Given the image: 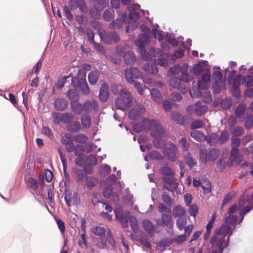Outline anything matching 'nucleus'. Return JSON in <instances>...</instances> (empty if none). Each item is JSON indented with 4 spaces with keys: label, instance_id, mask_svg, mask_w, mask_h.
I'll return each mask as SVG.
<instances>
[{
    "label": "nucleus",
    "instance_id": "0e129e2a",
    "mask_svg": "<svg viewBox=\"0 0 253 253\" xmlns=\"http://www.w3.org/2000/svg\"><path fill=\"white\" fill-rule=\"evenodd\" d=\"M253 209V206L250 207L249 206H247L242 209V210L240 211V216H241V219L239 221V223H241L242 221L244 218V215L249 212Z\"/></svg>",
    "mask_w": 253,
    "mask_h": 253
},
{
    "label": "nucleus",
    "instance_id": "79ce46f5",
    "mask_svg": "<svg viewBox=\"0 0 253 253\" xmlns=\"http://www.w3.org/2000/svg\"><path fill=\"white\" fill-rule=\"evenodd\" d=\"M243 80V77L241 75H238L234 80V82L233 85V87L235 89V94L236 96H238L240 94L239 91L238 89V87L240 85V82L242 80Z\"/></svg>",
    "mask_w": 253,
    "mask_h": 253
},
{
    "label": "nucleus",
    "instance_id": "f3484780",
    "mask_svg": "<svg viewBox=\"0 0 253 253\" xmlns=\"http://www.w3.org/2000/svg\"><path fill=\"white\" fill-rule=\"evenodd\" d=\"M126 16V13H123L122 18H117L115 20H113L109 24V28L111 30L120 29L123 26Z\"/></svg>",
    "mask_w": 253,
    "mask_h": 253
},
{
    "label": "nucleus",
    "instance_id": "6e6552de",
    "mask_svg": "<svg viewBox=\"0 0 253 253\" xmlns=\"http://www.w3.org/2000/svg\"><path fill=\"white\" fill-rule=\"evenodd\" d=\"M170 147H165L163 149V153L166 158L170 162H174L177 160L176 152L178 149L176 146L171 143Z\"/></svg>",
    "mask_w": 253,
    "mask_h": 253
},
{
    "label": "nucleus",
    "instance_id": "ea45409f",
    "mask_svg": "<svg viewBox=\"0 0 253 253\" xmlns=\"http://www.w3.org/2000/svg\"><path fill=\"white\" fill-rule=\"evenodd\" d=\"M191 136L198 141H201L205 139L204 134L200 131L193 130L190 132Z\"/></svg>",
    "mask_w": 253,
    "mask_h": 253
},
{
    "label": "nucleus",
    "instance_id": "a18cd8bd",
    "mask_svg": "<svg viewBox=\"0 0 253 253\" xmlns=\"http://www.w3.org/2000/svg\"><path fill=\"white\" fill-rule=\"evenodd\" d=\"M62 123L64 124H69L74 119V115L71 113H62Z\"/></svg>",
    "mask_w": 253,
    "mask_h": 253
},
{
    "label": "nucleus",
    "instance_id": "bf43d9fd",
    "mask_svg": "<svg viewBox=\"0 0 253 253\" xmlns=\"http://www.w3.org/2000/svg\"><path fill=\"white\" fill-rule=\"evenodd\" d=\"M95 6L98 10H103L106 6L105 0H95Z\"/></svg>",
    "mask_w": 253,
    "mask_h": 253
},
{
    "label": "nucleus",
    "instance_id": "39448f33",
    "mask_svg": "<svg viewBox=\"0 0 253 253\" xmlns=\"http://www.w3.org/2000/svg\"><path fill=\"white\" fill-rule=\"evenodd\" d=\"M101 40L107 44H111L113 42H117L120 41V36L115 31L107 32L105 30L98 31Z\"/></svg>",
    "mask_w": 253,
    "mask_h": 253
},
{
    "label": "nucleus",
    "instance_id": "c756f323",
    "mask_svg": "<svg viewBox=\"0 0 253 253\" xmlns=\"http://www.w3.org/2000/svg\"><path fill=\"white\" fill-rule=\"evenodd\" d=\"M125 63L127 65H132L136 61V56L131 52H126L124 55Z\"/></svg>",
    "mask_w": 253,
    "mask_h": 253
},
{
    "label": "nucleus",
    "instance_id": "5fc2aeb1",
    "mask_svg": "<svg viewBox=\"0 0 253 253\" xmlns=\"http://www.w3.org/2000/svg\"><path fill=\"white\" fill-rule=\"evenodd\" d=\"M134 43L138 47L140 54L142 55V34L139 35L138 38L135 41Z\"/></svg>",
    "mask_w": 253,
    "mask_h": 253
},
{
    "label": "nucleus",
    "instance_id": "13d9d810",
    "mask_svg": "<svg viewBox=\"0 0 253 253\" xmlns=\"http://www.w3.org/2000/svg\"><path fill=\"white\" fill-rule=\"evenodd\" d=\"M236 195V192L235 191H231L227 193L224 197L222 205H226L229 202H230L233 198Z\"/></svg>",
    "mask_w": 253,
    "mask_h": 253
},
{
    "label": "nucleus",
    "instance_id": "603ef678",
    "mask_svg": "<svg viewBox=\"0 0 253 253\" xmlns=\"http://www.w3.org/2000/svg\"><path fill=\"white\" fill-rule=\"evenodd\" d=\"M149 156L151 159L154 160H163L164 159V157L157 151L150 152L149 154Z\"/></svg>",
    "mask_w": 253,
    "mask_h": 253
},
{
    "label": "nucleus",
    "instance_id": "aec40b11",
    "mask_svg": "<svg viewBox=\"0 0 253 253\" xmlns=\"http://www.w3.org/2000/svg\"><path fill=\"white\" fill-rule=\"evenodd\" d=\"M72 171L77 181H85L86 180L87 175L82 169L77 168H74L73 169Z\"/></svg>",
    "mask_w": 253,
    "mask_h": 253
},
{
    "label": "nucleus",
    "instance_id": "de8ad7c7",
    "mask_svg": "<svg viewBox=\"0 0 253 253\" xmlns=\"http://www.w3.org/2000/svg\"><path fill=\"white\" fill-rule=\"evenodd\" d=\"M152 98L157 102H160L162 100L161 93L157 89H153L151 91Z\"/></svg>",
    "mask_w": 253,
    "mask_h": 253
},
{
    "label": "nucleus",
    "instance_id": "a211bd4d",
    "mask_svg": "<svg viewBox=\"0 0 253 253\" xmlns=\"http://www.w3.org/2000/svg\"><path fill=\"white\" fill-rule=\"evenodd\" d=\"M97 108V102L94 100L92 101L87 100L83 104V110L86 113L85 114H88L92 109L96 111Z\"/></svg>",
    "mask_w": 253,
    "mask_h": 253
},
{
    "label": "nucleus",
    "instance_id": "2f4dec72",
    "mask_svg": "<svg viewBox=\"0 0 253 253\" xmlns=\"http://www.w3.org/2000/svg\"><path fill=\"white\" fill-rule=\"evenodd\" d=\"M143 228L150 236H154L155 234L154 226L149 220H143Z\"/></svg>",
    "mask_w": 253,
    "mask_h": 253
},
{
    "label": "nucleus",
    "instance_id": "e433bc0d",
    "mask_svg": "<svg viewBox=\"0 0 253 253\" xmlns=\"http://www.w3.org/2000/svg\"><path fill=\"white\" fill-rule=\"evenodd\" d=\"M99 76L98 71H91L88 75L89 83L92 85L95 84L98 80Z\"/></svg>",
    "mask_w": 253,
    "mask_h": 253
},
{
    "label": "nucleus",
    "instance_id": "4be33fe9",
    "mask_svg": "<svg viewBox=\"0 0 253 253\" xmlns=\"http://www.w3.org/2000/svg\"><path fill=\"white\" fill-rule=\"evenodd\" d=\"M210 77L209 71H207L203 74L202 76L201 80H199L197 82L199 86L203 89L207 88L210 81Z\"/></svg>",
    "mask_w": 253,
    "mask_h": 253
},
{
    "label": "nucleus",
    "instance_id": "e2e57ef3",
    "mask_svg": "<svg viewBox=\"0 0 253 253\" xmlns=\"http://www.w3.org/2000/svg\"><path fill=\"white\" fill-rule=\"evenodd\" d=\"M75 140L79 143H84L87 141V137L83 134H79L75 136Z\"/></svg>",
    "mask_w": 253,
    "mask_h": 253
},
{
    "label": "nucleus",
    "instance_id": "c9c22d12",
    "mask_svg": "<svg viewBox=\"0 0 253 253\" xmlns=\"http://www.w3.org/2000/svg\"><path fill=\"white\" fill-rule=\"evenodd\" d=\"M172 119L178 124L184 125V118L183 116L177 112H173L171 113Z\"/></svg>",
    "mask_w": 253,
    "mask_h": 253
},
{
    "label": "nucleus",
    "instance_id": "20e7f679",
    "mask_svg": "<svg viewBox=\"0 0 253 253\" xmlns=\"http://www.w3.org/2000/svg\"><path fill=\"white\" fill-rule=\"evenodd\" d=\"M118 93L120 97L115 100V104L117 109L124 111L130 106L132 97L130 93L126 89H121Z\"/></svg>",
    "mask_w": 253,
    "mask_h": 253
},
{
    "label": "nucleus",
    "instance_id": "7c9ffc66",
    "mask_svg": "<svg viewBox=\"0 0 253 253\" xmlns=\"http://www.w3.org/2000/svg\"><path fill=\"white\" fill-rule=\"evenodd\" d=\"M185 214V211L180 205L174 207L172 209V215L174 217L183 216Z\"/></svg>",
    "mask_w": 253,
    "mask_h": 253
},
{
    "label": "nucleus",
    "instance_id": "680f3d73",
    "mask_svg": "<svg viewBox=\"0 0 253 253\" xmlns=\"http://www.w3.org/2000/svg\"><path fill=\"white\" fill-rule=\"evenodd\" d=\"M229 138V133L226 131H223L219 136L218 143L223 144L228 140Z\"/></svg>",
    "mask_w": 253,
    "mask_h": 253
},
{
    "label": "nucleus",
    "instance_id": "6ab92c4d",
    "mask_svg": "<svg viewBox=\"0 0 253 253\" xmlns=\"http://www.w3.org/2000/svg\"><path fill=\"white\" fill-rule=\"evenodd\" d=\"M187 67V64H183L181 66L180 80L184 83L192 81L194 79L193 76L188 73Z\"/></svg>",
    "mask_w": 253,
    "mask_h": 253
},
{
    "label": "nucleus",
    "instance_id": "338daca9",
    "mask_svg": "<svg viewBox=\"0 0 253 253\" xmlns=\"http://www.w3.org/2000/svg\"><path fill=\"white\" fill-rule=\"evenodd\" d=\"M201 187L205 193H209L211 190V184L209 180H205L201 183Z\"/></svg>",
    "mask_w": 253,
    "mask_h": 253
},
{
    "label": "nucleus",
    "instance_id": "f03ea898",
    "mask_svg": "<svg viewBox=\"0 0 253 253\" xmlns=\"http://www.w3.org/2000/svg\"><path fill=\"white\" fill-rule=\"evenodd\" d=\"M230 230L225 226L218 231H215L214 235L210 239V243L213 247H217L218 250H213L211 253H222L223 250L229 245V240L225 239L222 235L228 233Z\"/></svg>",
    "mask_w": 253,
    "mask_h": 253
},
{
    "label": "nucleus",
    "instance_id": "c85d7f7f",
    "mask_svg": "<svg viewBox=\"0 0 253 253\" xmlns=\"http://www.w3.org/2000/svg\"><path fill=\"white\" fill-rule=\"evenodd\" d=\"M67 129L70 132L77 133L81 129V125L78 121H72L67 126Z\"/></svg>",
    "mask_w": 253,
    "mask_h": 253
},
{
    "label": "nucleus",
    "instance_id": "4d7b16f0",
    "mask_svg": "<svg viewBox=\"0 0 253 253\" xmlns=\"http://www.w3.org/2000/svg\"><path fill=\"white\" fill-rule=\"evenodd\" d=\"M111 171V168L108 165H104L100 167L99 172L103 176L108 175Z\"/></svg>",
    "mask_w": 253,
    "mask_h": 253
},
{
    "label": "nucleus",
    "instance_id": "774afa93",
    "mask_svg": "<svg viewBox=\"0 0 253 253\" xmlns=\"http://www.w3.org/2000/svg\"><path fill=\"white\" fill-rule=\"evenodd\" d=\"M73 141V138L69 134L64 135L61 138V143L67 145Z\"/></svg>",
    "mask_w": 253,
    "mask_h": 253
},
{
    "label": "nucleus",
    "instance_id": "4468645a",
    "mask_svg": "<svg viewBox=\"0 0 253 253\" xmlns=\"http://www.w3.org/2000/svg\"><path fill=\"white\" fill-rule=\"evenodd\" d=\"M164 180L165 182L164 186L167 189L172 192L176 190L178 183L173 176H164Z\"/></svg>",
    "mask_w": 253,
    "mask_h": 253
},
{
    "label": "nucleus",
    "instance_id": "7ed1b4c3",
    "mask_svg": "<svg viewBox=\"0 0 253 253\" xmlns=\"http://www.w3.org/2000/svg\"><path fill=\"white\" fill-rule=\"evenodd\" d=\"M92 233L96 236H98L100 239V243L101 245L102 248H108L109 246L113 248L115 246V242L113 237L111 230L108 229L107 231L105 238H103L105 236L106 229L102 226H96L92 228Z\"/></svg>",
    "mask_w": 253,
    "mask_h": 253
},
{
    "label": "nucleus",
    "instance_id": "f8f14e48",
    "mask_svg": "<svg viewBox=\"0 0 253 253\" xmlns=\"http://www.w3.org/2000/svg\"><path fill=\"white\" fill-rule=\"evenodd\" d=\"M158 224L162 226H166L169 228L173 226V223L170 213H163L161 219L157 221Z\"/></svg>",
    "mask_w": 253,
    "mask_h": 253
},
{
    "label": "nucleus",
    "instance_id": "69168bd1",
    "mask_svg": "<svg viewBox=\"0 0 253 253\" xmlns=\"http://www.w3.org/2000/svg\"><path fill=\"white\" fill-rule=\"evenodd\" d=\"M77 156V158L75 161L76 164L80 167L83 166L87 161L86 157L83 155Z\"/></svg>",
    "mask_w": 253,
    "mask_h": 253
},
{
    "label": "nucleus",
    "instance_id": "a19ab883",
    "mask_svg": "<svg viewBox=\"0 0 253 253\" xmlns=\"http://www.w3.org/2000/svg\"><path fill=\"white\" fill-rule=\"evenodd\" d=\"M67 96L72 101H76L79 98L78 93L75 89H70L67 92Z\"/></svg>",
    "mask_w": 253,
    "mask_h": 253
},
{
    "label": "nucleus",
    "instance_id": "1a4fd4ad",
    "mask_svg": "<svg viewBox=\"0 0 253 253\" xmlns=\"http://www.w3.org/2000/svg\"><path fill=\"white\" fill-rule=\"evenodd\" d=\"M139 13L135 10L130 9L129 13V21L128 22V26L126 29V32L128 33L136 28L137 26V20L139 17Z\"/></svg>",
    "mask_w": 253,
    "mask_h": 253
},
{
    "label": "nucleus",
    "instance_id": "9d476101",
    "mask_svg": "<svg viewBox=\"0 0 253 253\" xmlns=\"http://www.w3.org/2000/svg\"><path fill=\"white\" fill-rule=\"evenodd\" d=\"M125 74L126 79L130 84L133 83V79H139L142 77L141 72L135 67L126 69Z\"/></svg>",
    "mask_w": 253,
    "mask_h": 253
},
{
    "label": "nucleus",
    "instance_id": "6e6d98bb",
    "mask_svg": "<svg viewBox=\"0 0 253 253\" xmlns=\"http://www.w3.org/2000/svg\"><path fill=\"white\" fill-rule=\"evenodd\" d=\"M187 221L186 219L182 217H178L176 220V226L178 229L180 230H182L186 224Z\"/></svg>",
    "mask_w": 253,
    "mask_h": 253
},
{
    "label": "nucleus",
    "instance_id": "473e14b6",
    "mask_svg": "<svg viewBox=\"0 0 253 253\" xmlns=\"http://www.w3.org/2000/svg\"><path fill=\"white\" fill-rule=\"evenodd\" d=\"M205 139L211 145H214L218 142L219 136L216 133H212L205 137Z\"/></svg>",
    "mask_w": 253,
    "mask_h": 253
},
{
    "label": "nucleus",
    "instance_id": "9b49d317",
    "mask_svg": "<svg viewBox=\"0 0 253 253\" xmlns=\"http://www.w3.org/2000/svg\"><path fill=\"white\" fill-rule=\"evenodd\" d=\"M181 80L177 77H173L171 78L169 81V85L170 88L177 89L180 90L182 93H186L188 89L187 87L180 86Z\"/></svg>",
    "mask_w": 253,
    "mask_h": 253
},
{
    "label": "nucleus",
    "instance_id": "37998d69",
    "mask_svg": "<svg viewBox=\"0 0 253 253\" xmlns=\"http://www.w3.org/2000/svg\"><path fill=\"white\" fill-rule=\"evenodd\" d=\"M86 187L88 189H91L98 184V180L97 178L93 177H86Z\"/></svg>",
    "mask_w": 253,
    "mask_h": 253
},
{
    "label": "nucleus",
    "instance_id": "bb28decb",
    "mask_svg": "<svg viewBox=\"0 0 253 253\" xmlns=\"http://www.w3.org/2000/svg\"><path fill=\"white\" fill-rule=\"evenodd\" d=\"M246 110V105L244 104H240L235 110V115L242 121H244L246 118L245 114Z\"/></svg>",
    "mask_w": 253,
    "mask_h": 253
},
{
    "label": "nucleus",
    "instance_id": "412c9836",
    "mask_svg": "<svg viewBox=\"0 0 253 253\" xmlns=\"http://www.w3.org/2000/svg\"><path fill=\"white\" fill-rule=\"evenodd\" d=\"M68 101L64 98H57L54 102V107L58 111H64L68 106Z\"/></svg>",
    "mask_w": 253,
    "mask_h": 253
},
{
    "label": "nucleus",
    "instance_id": "2eb2a0df",
    "mask_svg": "<svg viewBox=\"0 0 253 253\" xmlns=\"http://www.w3.org/2000/svg\"><path fill=\"white\" fill-rule=\"evenodd\" d=\"M103 195L106 198L110 199L112 201L114 202L119 200V196L117 193L113 192V186L108 185L105 188L103 191Z\"/></svg>",
    "mask_w": 253,
    "mask_h": 253
},
{
    "label": "nucleus",
    "instance_id": "f704fd0d",
    "mask_svg": "<svg viewBox=\"0 0 253 253\" xmlns=\"http://www.w3.org/2000/svg\"><path fill=\"white\" fill-rule=\"evenodd\" d=\"M141 109H132L129 113V118L132 120H136L141 117Z\"/></svg>",
    "mask_w": 253,
    "mask_h": 253
},
{
    "label": "nucleus",
    "instance_id": "09e8293b",
    "mask_svg": "<svg viewBox=\"0 0 253 253\" xmlns=\"http://www.w3.org/2000/svg\"><path fill=\"white\" fill-rule=\"evenodd\" d=\"M150 34V30L143 24V44L149 42Z\"/></svg>",
    "mask_w": 253,
    "mask_h": 253
},
{
    "label": "nucleus",
    "instance_id": "b1692460",
    "mask_svg": "<svg viewBox=\"0 0 253 253\" xmlns=\"http://www.w3.org/2000/svg\"><path fill=\"white\" fill-rule=\"evenodd\" d=\"M207 65L208 62L207 61H202L201 62H199L194 66L191 70V72L195 75H199L201 74L202 71L204 70L203 66H207Z\"/></svg>",
    "mask_w": 253,
    "mask_h": 253
},
{
    "label": "nucleus",
    "instance_id": "72a5a7b5",
    "mask_svg": "<svg viewBox=\"0 0 253 253\" xmlns=\"http://www.w3.org/2000/svg\"><path fill=\"white\" fill-rule=\"evenodd\" d=\"M200 102L197 101L195 103V105L197 107L194 109V112L197 116H201L203 115L208 110V107L206 105H200Z\"/></svg>",
    "mask_w": 253,
    "mask_h": 253
},
{
    "label": "nucleus",
    "instance_id": "423d86ee",
    "mask_svg": "<svg viewBox=\"0 0 253 253\" xmlns=\"http://www.w3.org/2000/svg\"><path fill=\"white\" fill-rule=\"evenodd\" d=\"M219 154V150L216 148L211 149L208 153L205 149H200L199 151L200 160L205 164L215 161Z\"/></svg>",
    "mask_w": 253,
    "mask_h": 253
},
{
    "label": "nucleus",
    "instance_id": "864d4df0",
    "mask_svg": "<svg viewBox=\"0 0 253 253\" xmlns=\"http://www.w3.org/2000/svg\"><path fill=\"white\" fill-rule=\"evenodd\" d=\"M161 173L164 175V176H172L174 171L169 167H164L160 169Z\"/></svg>",
    "mask_w": 253,
    "mask_h": 253
},
{
    "label": "nucleus",
    "instance_id": "5701e85b",
    "mask_svg": "<svg viewBox=\"0 0 253 253\" xmlns=\"http://www.w3.org/2000/svg\"><path fill=\"white\" fill-rule=\"evenodd\" d=\"M109 97V87L106 84H103L99 91V97L102 102H105Z\"/></svg>",
    "mask_w": 253,
    "mask_h": 253
},
{
    "label": "nucleus",
    "instance_id": "a878e982",
    "mask_svg": "<svg viewBox=\"0 0 253 253\" xmlns=\"http://www.w3.org/2000/svg\"><path fill=\"white\" fill-rule=\"evenodd\" d=\"M26 183L31 190L34 191L37 195H40V192L37 191L38 187L37 180L34 178H29L26 180Z\"/></svg>",
    "mask_w": 253,
    "mask_h": 253
},
{
    "label": "nucleus",
    "instance_id": "ddd939ff",
    "mask_svg": "<svg viewBox=\"0 0 253 253\" xmlns=\"http://www.w3.org/2000/svg\"><path fill=\"white\" fill-rule=\"evenodd\" d=\"M81 76V81L79 86L83 94L87 95L89 93V88L85 80L86 74L84 70L79 71V76Z\"/></svg>",
    "mask_w": 253,
    "mask_h": 253
},
{
    "label": "nucleus",
    "instance_id": "cd10ccee",
    "mask_svg": "<svg viewBox=\"0 0 253 253\" xmlns=\"http://www.w3.org/2000/svg\"><path fill=\"white\" fill-rule=\"evenodd\" d=\"M71 108L72 111L77 115H81L84 111L83 105L77 101H72L71 103Z\"/></svg>",
    "mask_w": 253,
    "mask_h": 253
},
{
    "label": "nucleus",
    "instance_id": "8fccbe9b",
    "mask_svg": "<svg viewBox=\"0 0 253 253\" xmlns=\"http://www.w3.org/2000/svg\"><path fill=\"white\" fill-rule=\"evenodd\" d=\"M76 2L83 13H86L87 12L88 8L84 0H76Z\"/></svg>",
    "mask_w": 253,
    "mask_h": 253
},
{
    "label": "nucleus",
    "instance_id": "052dcab7",
    "mask_svg": "<svg viewBox=\"0 0 253 253\" xmlns=\"http://www.w3.org/2000/svg\"><path fill=\"white\" fill-rule=\"evenodd\" d=\"M243 84L246 87H250L253 85V77L251 76H247L243 77Z\"/></svg>",
    "mask_w": 253,
    "mask_h": 253
},
{
    "label": "nucleus",
    "instance_id": "0eeeda50",
    "mask_svg": "<svg viewBox=\"0 0 253 253\" xmlns=\"http://www.w3.org/2000/svg\"><path fill=\"white\" fill-rule=\"evenodd\" d=\"M237 221V216L236 215H229L225 220V224H223L219 228L216 229L215 231L220 230L222 227L225 226L230 230L228 233L222 235L225 239L229 240L230 236L232 235V231L235 228V224Z\"/></svg>",
    "mask_w": 253,
    "mask_h": 253
},
{
    "label": "nucleus",
    "instance_id": "3c124183",
    "mask_svg": "<svg viewBox=\"0 0 253 253\" xmlns=\"http://www.w3.org/2000/svg\"><path fill=\"white\" fill-rule=\"evenodd\" d=\"M185 160L188 167L190 169L194 166L197 163L196 161L192 157L189 153L186 156Z\"/></svg>",
    "mask_w": 253,
    "mask_h": 253
},
{
    "label": "nucleus",
    "instance_id": "f257e3e1",
    "mask_svg": "<svg viewBox=\"0 0 253 253\" xmlns=\"http://www.w3.org/2000/svg\"><path fill=\"white\" fill-rule=\"evenodd\" d=\"M114 212L116 219L120 222L124 228L128 227V221H129L133 231L135 233L138 231V226L136 219L134 216L131 215L129 212L126 211L124 213L122 207L117 206L114 210Z\"/></svg>",
    "mask_w": 253,
    "mask_h": 253
},
{
    "label": "nucleus",
    "instance_id": "4c0bfd02",
    "mask_svg": "<svg viewBox=\"0 0 253 253\" xmlns=\"http://www.w3.org/2000/svg\"><path fill=\"white\" fill-rule=\"evenodd\" d=\"M82 125L84 128H89L91 125V119L87 114L83 115L81 118Z\"/></svg>",
    "mask_w": 253,
    "mask_h": 253
},
{
    "label": "nucleus",
    "instance_id": "393cba45",
    "mask_svg": "<svg viewBox=\"0 0 253 253\" xmlns=\"http://www.w3.org/2000/svg\"><path fill=\"white\" fill-rule=\"evenodd\" d=\"M193 86L191 89H189V92L192 97L198 98L201 95V91L200 89H202L199 86L198 83L193 82Z\"/></svg>",
    "mask_w": 253,
    "mask_h": 253
},
{
    "label": "nucleus",
    "instance_id": "49530a36",
    "mask_svg": "<svg viewBox=\"0 0 253 253\" xmlns=\"http://www.w3.org/2000/svg\"><path fill=\"white\" fill-rule=\"evenodd\" d=\"M53 123L55 125H59L62 123V113L53 112L52 113Z\"/></svg>",
    "mask_w": 253,
    "mask_h": 253
},
{
    "label": "nucleus",
    "instance_id": "dca6fc26",
    "mask_svg": "<svg viewBox=\"0 0 253 253\" xmlns=\"http://www.w3.org/2000/svg\"><path fill=\"white\" fill-rule=\"evenodd\" d=\"M164 134V130L158 122H155L151 131V135L155 138H161Z\"/></svg>",
    "mask_w": 253,
    "mask_h": 253
},
{
    "label": "nucleus",
    "instance_id": "58836bf2",
    "mask_svg": "<svg viewBox=\"0 0 253 253\" xmlns=\"http://www.w3.org/2000/svg\"><path fill=\"white\" fill-rule=\"evenodd\" d=\"M102 16L106 21H111L114 17V11L111 9H106L104 11Z\"/></svg>",
    "mask_w": 253,
    "mask_h": 253
},
{
    "label": "nucleus",
    "instance_id": "c03bdc74",
    "mask_svg": "<svg viewBox=\"0 0 253 253\" xmlns=\"http://www.w3.org/2000/svg\"><path fill=\"white\" fill-rule=\"evenodd\" d=\"M155 122L157 121L156 120L150 121L148 119L143 118V130H152Z\"/></svg>",
    "mask_w": 253,
    "mask_h": 253
}]
</instances>
